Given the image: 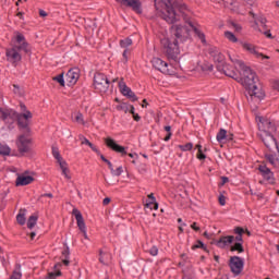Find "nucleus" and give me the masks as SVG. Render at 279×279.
<instances>
[{
    "mask_svg": "<svg viewBox=\"0 0 279 279\" xmlns=\"http://www.w3.org/2000/svg\"><path fill=\"white\" fill-rule=\"evenodd\" d=\"M23 278V274L21 272V264L15 265V269L13 270L10 279H21Z\"/></svg>",
    "mask_w": 279,
    "mask_h": 279,
    "instance_id": "32",
    "label": "nucleus"
},
{
    "mask_svg": "<svg viewBox=\"0 0 279 279\" xmlns=\"http://www.w3.org/2000/svg\"><path fill=\"white\" fill-rule=\"evenodd\" d=\"M228 182H230V179H228V177H221V186H223V184H228Z\"/></svg>",
    "mask_w": 279,
    "mask_h": 279,
    "instance_id": "61",
    "label": "nucleus"
},
{
    "mask_svg": "<svg viewBox=\"0 0 279 279\" xmlns=\"http://www.w3.org/2000/svg\"><path fill=\"white\" fill-rule=\"evenodd\" d=\"M25 213H27V209H20V213L16 216V221L20 223V226H25Z\"/></svg>",
    "mask_w": 279,
    "mask_h": 279,
    "instance_id": "33",
    "label": "nucleus"
},
{
    "mask_svg": "<svg viewBox=\"0 0 279 279\" xmlns=\"http://www.w3.org/2000/svg\"><path fill=\"white\" fill-rule=\"evenodd\" d=\"M7 58L11 62H21L22 57L21 53H19V50L13 46L11 49H7Z\"/></svg>",
    "mask_w": 279,
    "mask_h": 279,
    "instance_id": "22",
    "label": "nucleus"
},
{
    "mask_svg": "<svg viewBox=\"0 0 279 279\" xmlns=\"http://www.w3.org/2000/svg\"><path fill=\"white\" fill-rule=\"evenodd\" d=\"M214 62L217 64H226V56L220 52L216 58H214Z\"/></svg>",
    "mask_w": 279,
    "mask_h": 279,
    "instance_id": "44",
    "label": "nucleus"
},
{
    "mask_svg": "<svg viewBox=\"0 0 279 279\" xmlns=\"http://www.w3.org/2000/svg\"><path fill=\"white\" fill-rule=\"evenodd\" d=\"M208 53H209V56L213 58V60H215V58H216L217 56H219V54L221 53V51H219V48H217V47H210V48L208 49Z\"/></svg>",
    "mask_w": 279,
    "mask_h": 279,
    "instance_id": "40",
    "label": "nucleus"
},
{
    "mask_svg": "<svg viewBox=\"0 0 279 279\" xmlns=\"http://www.w3.org/2000/svg\"><path fill=\"white\" fill-rule=\"evenodd\" d=\"M33 117L32 111H26L24 113L17 112V128L19 130H23L26 136H32V128H29V125H32Z\"/></svg>",
    "mask_w": 279,
    "mask_h": 279,
    "instance_id": "4",
    "label": "nucleus"
},
{
    "mask_svg": "<svg viewBox=\"0 0 279 279\" xmlns=\"http://www.w3.org/2000/svg\"><path fill=\"white\" fill-rule=\"evenodd\" d=\"M112 258V255L110 253H104V251H99V263L102 265H108L110 263V259Z\"/></svg>",
    "mask_w": 279,
    "mask_h": 279,
    "instance_id": "30",
    "label": "nucleus"
},
{
    "mask_svg": "<svg viewBox=\"0 0 279 279\" xmlns=\"http://www.w3.org/2000/svg\"><path fill=\"white\" fill-rule=\"evenodd\" d=\"M71 256V250L69 248V245H65V248L61 253V258H70Z\"/></svg>",
    "mask_w": 279,
    "mask_h": 279,
    "instance_id": "50",
    "label": "nucleus"
},
{
    "mask_svg": "<svg viewBox=\"0 0 279 279\" xmlns=\"http://www.w3.org/2000/svg\"><path fill=\"white\" fill-rule=\"evenodd\" d=\"M145 207L150 210H158V203L156 201H150L149 203H146Z\"/></svg>",
    "mask_w": 279,
    "mask_h": 279,
    "instance_id": "47",
    "label": "nucleus"
},
{
    "mask_svg": "<svg viewBox=\"0 0 279 279\" xmlns=\"http://www.w3.org/2000/svg\"><path fill=\"white\" fill-rule=\"evenodd\" d=\"M128 53H130V49H124L122 57H123V63L126 64L128 62Z\"/></svg>",
    "mask_w": 279,
    "mask_h": 279,
    "instance_id": "56",
    "label": "nucleus"
},
{
    "mask_svg": "<svg viewBox=\"0 0 279 279\" xmlns=\"http://www.w3.org/2000/svg\"><path fill=\"white\" fill-rule=\"evenodd\" d=\"M171 36L178 40V43H185L191 38V29L187 26L172 25L170 28Z\"/></svg>",
    "mask_w": 279,
    "mask_h": 279,
    "instance_id": "5",
    "label": "nucleus"
},
{
    "mask_svg": "<svg viewBox=\"0 0 279 279\" xmlns=\"http://www.w3.org/2000/svg\"><path fill=\"white\" fill-rule=\"evenodd\" d=\"M217 71L220 73H225L227 77H231L232 80H239V75L236 74V71L234 70V66L230 64H217L216 65Z\"/></svg>",
    "mask_w": 279,
    "mask_h": 279,
    "instance_id": "14",
    "label": "nucleus"
},
{
    "mask_svg": "<svg viewBox=\"0 0 279 279\" xmlns=\"http://www.w3.org/2000/svg\"><path fill=\"white\" fill-rule=\"evenodd\" d=\"M62 175H64V178H66V180H71V177L69 175V168L65 170H62Z\"/></svg>",
    "mask_w": 279,
    "mask_h": 279,
    "instance_id": "59",
    "label": "nucleus"
},
{
    "mask_svg": "<svg viewBox=\"0 0 279 279\" xmlns=\"http://www.w3.org/2000/svg\"><path fill=\"white\" fill-rule=\"evenodd\" d=\"M72 215H74L76 219L78 230H81V232H84V230H86V222L84 221V216H82V211H80L77 208H74L72 210Z\"/></svg>",
    "mask_w": 279,
    "mask_h": 279,
    "instance_id": "19",
    "label": "nucleus"
},
{
    "mask_svg": "<svg viewBox=\"0 0 279 279\" xmlns=\"http://www.w3.org/2000/svg\"><path fill=\"white\" fill-rule=\"evenodd\" d=\"M201 71H203V73H213V63L205 61L199 65Z\"/></svg>",
    "mask_w": 279,
    "mask_h": 279,
    "instance_id": "31",
    "label": "nucleus"
},
{
    "mask_svg": "<svg viewBox=\"0 0 279 279\" xmlns=\"http://www.w3.org/2000/svg\"><path fill=\"white\" fill-rule=\"evenodd\" d=\"M60 267H62V263H57L54 265V271L48 272V276L46 277V279H56L62 276V271H60Z\"/></svg>",
    "mask_w": 279,
    "mask_h": 279,
    "instance_id": "27",
    "label": "nucleus"
},
{
    "mask_svg": "<svg viewBox=\"0 0 279 279\" xmlns=\"http://www.w3.org/2000/svg\"><path fill=\"white\" fill-rule=\"evenodd\" d=\"M52 80H53V82H58V84H60V86L64 87V73H61V74L54 76Z\"/></svg>",
    "mask_w": 279,
    "mask_h": 279,
    "instance_id": "45",
    "label": "nucleus"
},
{
    "mask_svg": "<svg viewBox=\"0 0 279 279\" xmlns=\"http://www.w3.org/2000/svg\"><path fill=\"white\" fill-rule=\"evenodd\" d=\"M34 182V177L26 174H19L15 181V186H27Z\"/></svg>",
    "mask_w": 279,
    "mask_h": 279,
    "instance_id": "20",
    "label": "nucleus"
},
{
    "mask_svg": "<svg viewBox=\"0 0 279 279\" xmlns=\"http://www.w3.org/2000/svg\"><path fill=\"white\" fill-rule=\"evenodd\" d=\"M105 145L112 151H116L117 154H121V156H128V151L125 150V147L117 144V142L112 137L105 138Z\"/></svg>",
    "mask_w": 279,
    "mask_h": 279,
    "instance_id": "13",
    "label": "nucleus"
},
{
    "mask_svg": "<svg viewBox=\"0 0 279 279\" xmlns=\"http://www.w3.org/2000/svg\"><path fill=\"white\" fill-rule=\"evenodd\" d=\"M195 148L198 150L196 155L198 160H206V155L204 154V151H202V145L197 144Z\"/></svg>",
    "mask_w": 279,
    "mask_h": 279,
    "instance_id": "42",
    "label": "nucleus"
},
{
    "mask_svg": "<svg viewBox=\"0 0 279 279\" xmlns=\"http://www.w3.org/2000/svg\"><path fill=\"white\" fill-rule=\"evenodd\" d=\"M272 88H274V90H278V93H279V81H275L272 83Z\"/></svg>",
    "mask_w": 279,
    "mask_h": 279,
    "instance_id": "62",
    "label": "nucleus"
},
{
    "mask_svg": "<svg viewBox=\"0 0 279 279\" xmlns=\"http://www.w3.org/2000/svg\"><path fill=\"white\" fill-rule=\"evenodd\" d=\"M43 197H49L50 199H53V194H52V193L41 194V195L38 197V202H41V201H43Z\"/></svg>",
    "mask_w": 279,
    "mask_h": 279,
    "instance_id": "55",
    "label": "nucleus"
},
{
    "mask_svg": "<svg viewBox=\"0 0 279 279\" xmlns=\"http://www.w3.org/2000/svg\"><path fill=\"white\" fill-rule=\"evenodd\" d=\"M256 121H257V125H258V129L262 130V132H267V130H275L276 126L274 125V122H271V120L269 119H266V118H263V117H257L256 118Z\"/></svg>",
    "mask_w": 279,
    "mask_h": 279,
    "instance_id": "17",
    "label": "nucleus"
},
{
    "mask_svg": "<svg viewBox=\"0 0 279 279\" xmlns=\"http://www.w3.org/2000/svg\"><path fill=\"white\" fill-rule=\"evenodd\" d=\"M52 156L53 158L57 159V162H59L60 160H63L62 155H60V150L56 146H52Z\"/></svg>",
    "mask_w": 279,
    "mask_h": 279,
    "instance_id": "41",
    "label": "nucleus"
},
{
    "mask_svg": "<svg viewBox=\"0 0 279 279\" xmlns=\"http://www.w3.org/2000/svg\"><path fill=\"white\" fill-rule=\"evenodd\" d=\"M229 267L233 276H241L243 267H245V260L240 256H231L229 259Z\"/></svg>",
    "mask_w": 279,
    "mask_h": 279,
    "instance_id": "9",
    "label": "nucleus"
},
{
    "mask_svg": "<svg viewBox=\"0 0 279 279\" xmlns=\"http://www.w3.org/2000/svg\"><path fill=\"white\" fill-rule=\"evenodd\" d=\"M120 47H122V49H128V47H132V38L126 37L125 39L120 40Z\"/></svg>",
    "mask_w": 279,
    "mask_h": 279,
    "instance_id": "38",
    "label": "nucleus"
},
{
    "mask_svg": "<svg viewBox=\"0 0 279 279\" xmlns=\"http://www.w3.org/2000/svg\"><path fill=\"white\" fill-rule=\"evenodd\" d=\"M177 10H179V12H183L186 10V4L182 3V0H167V2L163 3L161 19L170 25L178 23V21H180V14H178Z\"/></svg>",
    "mask_w": 279,
    "mask_h": 279,
    "instance_id": "2",
    "label": "nucleus"
},
{
    "mask_svg": "<svg viewBox=\"0 0 279 279\" xmlns=\"http://www.w3.org/2000/svg\"><path fill=\"white\" fill-rule=\"evenodd\" d=\"M231 252H239V254H243L245 248H243V243L235 242L234 245L231 246Z\"/></svg>",
    "mask_w": 279,
    "mask_h": 279,
    "instance_id": "36",
    "label": "nucleus"
},
{
    "mask_svg": "<svg viewBox=\"0 0 279 279\" xmlns=\"http://www.w3.org/2000/svg\"><path fill=\"white\" fill-rule=\"evenodd\" d=\"M204 250V252H208V248L206 247V245L204 244V242H202V240H197L196 244H194L192 246V250Z\"/></svg>",
    "mask_w": 279,
    "mask_h": 279,
    "instance_id": "39",
    "label": "nucleus"
},
{
    "mask_svg": "<svg viewBox=\"0 0 279 279\" xmlns=\"http://www.w3.org/2000/svg\"><path fill=\"white\" fill-rule=\"evenodd\" d=\"M161 51L168 58V60H173L178 62V56H180V44L178 39L173 36L163 37L160 39Z\"/></svg>",
    "mask_w": 279,
    "mask_h": 279,
    "instance_id": "3",
    "label": "nucleus"
},
{
    "mask_svg": "<svg viewBox=\"0 0 279 279\" xmlns=\"http://www.w3.org/2000/svg\"><path fill=\"white\" fill-rule=\"evenodd\" d=\"M14 47L19 51H24V53H26V56H32V47H29V44L27 41H24L21 45L14 46Z\"/></svg>",
    "mask_w": 279,
    "mask_h": 279,
    "instance_id": "28",
    "label": "nucleus"
},
{
    "mask_svg": "<svg viewBox=\"0 0 279 279\" xmlns=\"http://www.w3.org/2000/svg\"><path fill=\"white\" fill-rule=\"evenodd\" d=\"M258 169L265 180H267L268 182H271V180H274V172H271V170L267 168V166H259Z\"/></svg>",
    "mask_w": 279,
    "mask_h": 279,
    "instance_id": "25",
    "label": "nucleus"
},
{
    "mask_svg": "<svg viewBox=\"0 0 279 279\" xmlns=\"http://www.w3.org/2000/svg\"><path fill=\"white\" fill-rule=\"evenodd\" d=\"M16 43H25V36L23 34H17L16 36Z\"/></svg>",
    "mask_w": 279,
    "mask_h": 279,
    "instance_id": "57",
    "label": "nucleus"
},
{
    "mask_svg": "<svg viewBox=\"0 0 279 279\" xmlns=\"http://www.w3.org/2000/svg\"><path fill=\"white\" fill-rule=\"evenodd\" d=\"M19 117V112H16L14 109H3L0 108V121H3V123L10 129H12V125L16 122Z\"/></svg>",
    "mask_w": 279,
    "mask_h": 279,
    "instance_id": "8",
    "label": "nucleus"
},
{
    "mask_svg": "<svg viewBox=\"0 0 279 279\" xmlns=\"http://www.w3.org/2000/svg\"><path fill=\"white\" fill-rule=\"evenodd\" d=\"M264 35L266 36V38H274V36L271 35V31H265Z\"/></svg>",
    "mask_w": 279,
    "mask_h": 279,
    "instance_id": "64",
    "label": "nucleus"
},
{
    "mask_svg": "<svg viewBox=\"0 0 279 279\" xmlns=\"http://www.w3.org/2000/svg\"><path fill=\"white\" fill-rule=\"evenodd\" d=\"M10 147L8 146H0V156H10Z\"/></svg>",
    "mask_w": 279,
    "mask_h": 279,
    "instance_id": "49",
    "label": "nucleus"
},
{
    "mask_svg": "<svg viewBox=\"0 0 279 279\" xmlns=\"http://www.w3.org/2000/svg\"><path fill=\"white\" fill-rule=\"evenodd\" d=\"M148 252H149L150 256H158V247L157 246L150 247Z\"/></svg>",
    "mask_w": 279,
    "mask_h": 279,
    "instance_id": "54",
    "label": "nucleus"
},
{
    "mask_svg": "<svg viewBox=\"0 0 279 279\" xmlns=\"http://www.w3.org/2000/svg\"><path fill=\"white\" fill-rule=\"evenodd\" d=\"M32 135H27V133H23L17 137L16 146L17 151L22 156H25V154H29L32 151Z\"/></svg>",
    "mask_w": 279,
    "mask_h": 279,
    "instance_id": "7",
    "label": "nucleus"
},
{
    "mask_svg": "<svg viewBox=\"0 0 279 279\" xmlns=\"http://www.w3.org/2000/svg\"><path fill=\"white\" fill-rule=\"evenodd\" d=\"M98 156H100V159L102 160V162H106V165H108V167H109V169H110V171H112V162L110 161V160H108L107 158H106V156H104L101 153H100V155H98Z\"/></svg>",
    "mask_w": 279,
    "mask_h": 279,
    "instance_id": "53",
    "label": "nucleus"
},
{
    "mask_svg": "<svg viewBox=\"0 0 279 279\" xmlns=\"http://www.w3.org/2000/svg\"><path fill=\"white\" fill-rule=\"evenodd\" d=\"M94 88L101 94L108 93L110 81L106 74L98 72L94 75Z\"/></svg>",
    "mask_w": 279,
    "mask_h": 279,
    "instance_id": "6",
    "label": "nucleus"
},
{
    "mask_svg": "<svg viewBox=\"0 0 279 279\" xmlns=\"http://www.w3.org/2000/svg\"><path fill=\"white\" fill-rule=\"evenodd\" d=\"M231 243H234V235H223L216 242V245L220 247V250H223L228 247V245H231Z\"/></svg>",
    "mask_w": 279,
    "mask_h": 279,
    "instance_id": "21",
    "label": "nucleus"
},
{
    "mask_svg": "<svg viewBox=\"0 0 279 279\" xmlns=\"http://www.w3.org/2000/svg\"><path fill=\"white\" fill-rule=\"evenodd\" d=\"M262 141L268 151H279L278 142L276 141V137H274V135H271L269 132L262 134Z\"/></svg>",
    "mask_w": 279,
    "mask_h": 279,
    "instance_id": "10",
    "label": "nucleus"
},
{
    "mask_svg": "<svg viewBox=\"0 0 279 279\" xmlns=\"http://www.w3.org/2000/svg\"><path fill=\"white\" fill-rule=\"evenodd\" d=\"M278 156H279V150L276 151H266L265 153V158L271 165L272 167H278Z\"/></svg>",
    "mask_w": 279,
    "mask_h": 279,
    "instance_id": "23",
    "label": "nucleus"
},
{
    "mask_svg": "<svg viewBox=\"0 0 279 279\" xmlns=\"http://www.w3.org/2000/svg\"><path fill=\"white\" fill-rule=\"evenodd\" d=\"M151 64L154 69L157 71H160V73H165L166 75H171V71L169 70V63L166 61H162V59L158 57H154L151 59Z\"/></svg>",
    "mask_w": 279,
    "mask_h": 279,
    "instance_id": "12",
    "label": "nucleus"
},
{
    "mask_svg": "<svg viewBox=\"0 0 279 279\" xmlns=\"http://www.w3.org/2000/svg\"><path fill=\"white\" fill-rule=\"evenodd\" d=\"M232 62L241 69L242 76L238 77V81L241 82L246 90H248V95H251V97H256L257 99H265V92L258 86V76H256V72L252 71V69L246 66L241 60L235 59L232 60Z\"/></svg>",
    "mask_w": 279,
    "mask_h": 279,
    "instance_id": "1",
    "label": "nucleus"
},
{
    "mask_svg": "<svg viewBox=\"0 0 279 279\" xmlns=\"http://www.w3.org/2000/svg\"><path fill=\"white\" fill-rule=\"evenodd\" d=\"M225 38H227V40H230V43H239V38H236V36L229 31L225 32Z\"/></svg>",
    "mask_w": 279,
    "mask_h": 279,
    "instance_id": "37",
    "label": "nucleus"
},
{
    "mask_svg": "<svg viewBox=\"0 0 279 279\" xmlns=\"http://www.w3.org/2000/svg\"><path fill=\"white\" fill-rule=\"evenodd\" d=\"M255 21H256V23H260V25H262V27H264V29H267V17L260 15Z\"/></svg>",
    "mask_w": 279,
    "mask_h": 279,
    "instance_id": "46",
    "label": "nucleus"
},
{
    "mask_svg": "<svg viewBox=\"0 0 279 279\" xmlns=\"http://www.w3.org/2000/svg\"><path fill=\"white\" fill-rule=\"evenodd\" d=\"M187 25L193 29V32L196 34V36L199 38L202 43H206V35L195 26V24L192 21H186Z\"/></svg>",
    "mask_w": 279,
    "mask_h": 279,
    "instance_id": "26",
    "label": "nucleus"
},
{
    "mask_svg": "<svg viewBox=\"0 0 279 279\" xmlns=\"http://www.w3.org/2000/svg\"><path fill=\"white\" fill-rule=\"evenodd\" d=\"M77 80H80L78 68L70 69L65 75V82H68V86H75V84H77Z\"/></svg>",
    "mask_w": 279,
    "mask_h": 279,
    "instance_id": "16",
    "label": "nucleus"
},
{
    "mask_svg": "<svg viewBox=\"0 0 279 279\" xmlns=\"http://www.w3.org/2000/svg\"><path fill=\"white\" fill-rule=\"evenodd\" d=\"M233 232L234 234H238L234 240L238 241V243H243V234H245V229H243V227H235Z\"/></svg>",
    "mask_w": 279,
    "mask_h": 279,
    "instance_id": "29",
    "label": "nucleus"
},
{
    "mask_svg": "<svg viewBox=\"0 0 279 279\" xmlns=\"http://www.w3.org/2000/svg\"><path fill=\"white\" fill-rule=\"evenodd\" d=\"M62 265H65V267H69V265H71V260H69V258H62Z\"/></svg>",
    "mask_w": 279,
    "mask_h": 279,
    "instance_id": "63",
    "label": "nucleus"
},
{
    "mask_svg": "<svg viewBox=\"0 0 279 279\" xmlns=\"http://www.w3.org/2000/svg\"><path fill=\"white\" fill-rule=\"evenodd\" d=\"M120 92L124 97H128V99H131V101H138V97H136V94L132 92V88L128 87L125 82L121 81L119 83Z\"/></svg>",
    "mask_w": 279,
    "mask_h": 279,
    "instance_id": "18",
    "label": "nucleus"
},
{
    "mask_svg": "<svg viewBox=\"0 0 279 279\" xmlns=\"http://www.w3.org/2000/svg\"><path fill=\"white\" fill-rule=\"evenodd\" d=\"M218 199L220 206H226V196H223V194H221Z\"/></svg>",
    "mask_w": 279,
    "mask_h": 279,
    "instance_id": "58",
    "label": "nucleus"
},
{
    "mask_svg": "<svg viewBox=\"0 0 279 279\" xmlns=\"http://www.w3.org/2000/svg\"><path fill=\"white\" fill-rule=\"evenodd\" d=\"M180 149L182 151H191V149H193V143H187L185 145H181L180 146Z\"/></svg>",
    "mask_w": 279,
    "mask_h": 279,
    "instance_id": "51",
    "label": "nucleus"
},
{
    "mask_svg": "<svg viewBox=\"0 0 279 279\" xmlns=\"http://www.w3.org/2000/svg\"><path fill=\"white\" fill-rule=\"evenodd\" d=\"M216 138L218 143H222L223 141H226V138H228V131H226V129H220V131L217 133Z\"/></svg>",
    "mask_w": 279,
    "mask_h": 279,
    "instance_id": "34",
    "label": "nucleus"
},
{
    "mask_svg": "<svg viewBox=\"0 0 279 279\" xmlns=\"http://www.w3.org/2000/svg\"><path fill=\"white\" fill-rule=\"evenodd\" d=\"M116 1L118 3H122V5L132 8L133 12H136V14H143L141 0H116Z\"/></svg>",
    "mask_w": 279,
    "mask_h": 279,
    "instance_id": "15",
    "label": "nucleus"
},
{
    "mask_svg": "<svg viewBox=\"0 0 279 279\" xmlns=\"http://www.w3.org/2000/svg\"><path fill=\"white\" fill-rule=\"evenodd\" d=\"M110 172L112 175H117V178H119V175L123 173V167L120 166L114 170V167L112 166V170H110Z\"/></svg>",
    "mask_w": 279,
    "mask_h": 279,
    "instance_id": "48",
    "label": "nucleus"
},
{
    "mask_svg": "<svg viewBox=\"0 0 279 279\" xmlns=\"http://www.w3.org/2000/svg\"><path fill=\"white\" fill-rule=\"evenodd\" d=\"M240 45L244 49V51H247L252 56H255V58H263L264 60H269V56L263 54V52H258V47L254 46V44L247 41H240Z\"/></svg>",
    "mask_w": 279,
    "mask_h": 279,
    "instance_id": "11",
    "label": "nucleus"
},
{
    "mask_svg": "<svg viewBox=\"0 0 279 279\" xmlns=\"http://www.w3.org/2000/svg\"><path fill=\"white\" fill-rule=\"evenodd\" d=\"M191 228H192V230H194L195 232H199V227H197V222H193L192 225H191Z\"/></svg>",
    "mask_w": 279,
    "mask_h": 279,
    "instance_id": "60",
    "label": "nucleus"
},
{
    "mask_svg": "<svg viewBox=\"0 0 279 279\" xmlns=\"http://www.w3.org/2000/svg\"><path fill=\"white\" fill-rule=\"evenodd\" d=\"M61 171H64L65 169H69V163L64 159H61L60 161H57Z\"/></svg>",
    "mask_w": 279,
    "mask_h": 279,
    "instance_id": "52",
    "label": "nucleus"
},
{
    "mask_svg": "<svg viewBox=\"0 0 279 279\" xmlns=\"http://www.w3.org/2000/svg\"><path fill=\"white\" fill-rule=\"evenodd\" d=\"M74 121L80 125H86V122L84 121V114H82V112L76 113Z\"/></svg>",
    "mask_w": 279,
    "mask_h": 279,
    "instance_id": "43",
    "label": "nucleus"
},
{
    "mask_svg": "<svg viewBox=\"0 0 279 279\" xmlns=\"http://www.w3.org/2000/svg\"><path fill=\"white\" fill-rule=\"evenodd\" d=\"M78 138H80L82 145H87L88 147H90L92 151H95V154H97V156H101V151L98 150L97 146H95L93 143H90V141H88V138H86L84 135H80Z\"/></svg>",
    "mask_w": 279,
    "mask_h": 279,
    "instance_id": "24",
    "label": "nucleus"
},
{
    "mask_svg": "<svg viewBox=\"0 0 279 279\" xmlns=\"http://www.w3.org/2000/svg\"><path fill=\"white\" fill-rule=\"evenodd\" d=\"M37 222H38V216H34V215L29 216V218L27 220L28 230H33Z\"/></svg>",
    "mask_w": 279,
    "mask_h": 279,
    "instance_id": "35",
    "label": "nucleus"
}]
</instances>
